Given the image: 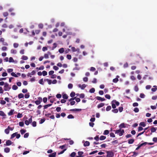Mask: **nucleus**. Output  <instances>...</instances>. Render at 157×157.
Instances as JSON below:
<instances>
[{"label": "nucleus", "instance_id": "obj_50", "mask_svg": "<svg viewBox=\"0 0 157 157\" xmlns=\"http://www.w3.org/2000/svg\"><path fill=\"white\" fill-rule=\"evenodd\" d=\"M9 62H10H10H14V60L12 57H10L9 58Z\"/></svg>", "mask_w": 157, "mask_h": 157}, {"label": "nucleus", "instance_id": "obj_56", "mask_svg": "<svg viewBox=\"0 0 157 157\" xmlns=\"http://www.w3.org/2000/svg\"><path fill=\"white\" fill-rule=\"evenodd\" d=\"M94 139L96 140L97 141H98L100 139V138H99L98 136H96L94 138Z\"/></svg>", "mask_w": 157, "mask_h": 157}, {"label": "nucleus", "instance_id": "obj_61", "mask_svg": "<svg viewBox=\"0 0 157 157\" xmlns=\"http://www.w3.org/2000/svg\"><path fill=\"white\" fill-rule=\"evenodd\" d=\"M30 95L29 93H28L27 94H25V97L26 98H29Z\"/></svg>", "mask_w": 157, "mask_h": 157}, {"label": "nucleus", "instance_id": "obj_59", "mask_svg": "<svg viewBox=\"0 0 157 157\" xmlns=\"http://www.w3.org/2000/svg\"><path fill=\"white\" fill-rule=\"evenodd\" d=\"M54 73L53 71H49L48 74L49 75H51Z\"/></svg>", "mask_w": 157, "mask_h": 157}, {"label": "nucleus", "instance_id": "obj_5", "mask_svg": "<svg viewBox=\"0 0 157 157\" xmlns=\"http://www.w3.org/2000/svg\"><path fill=\"white\" fill-rule=\"evenodd\" d=\"M5 40L3 38H1L0 39V41L2 43L3 45H4L8 46V43L5 42H4Z\"/></svg>", "mask_w": 157, "mask_h": 157}, {"label": "nucleus", "instance_id": "obj_54", "mask_svg": "<svg viewBox=\"0 0 157 157\" xmlns=\"http://www.w3.org/2000/svg\"><path fill=\"white\" fill-rule=\"evenodd\" d=\"M73 85L71 83L69 84L68 85V87L69 89H71L73 87Z\"/></svg>", "mask_w": 157, "mask_h": 157}, {"label": "nucleus", "instance_id": "obj_10", "mask_svg": "<svg viewBox=\"0 0 157 157\" xmlns=\"http://www.w3.org/2000/svg\"><path fill=\"white\" fill-rule=\"evenodd\" d=\"M78 86L81 88L83 90L86 87V85L85 84H82V85L81 84H79Z\"/></svg>", "mask_w": 157, "mask_h": 157}, {"label": "nucleus", "instance_id": "obj_19", "mask_svg": "<svg viewBox=\"0 0 157 157\" xmlns=\"http://www.w3.org/2000/svg\"><path fill=\"white\" fill-rule=\"evenodd\" d=\"M119 127L120 128V129H121V128H124L125 127V124L124 123H122L119 126Z\"/></svg>", "mask_w": 157, "mask_h": 157}, {"label": "nucleus", "instance_id": "obj_28", "mask_svg": "<svg viewBox=\"0 0 157 157\" xmlns=\"http://www.w3.org/2000/svg\"><path fill=\"white\" fill-rule=\"evenodd\" d=\"M39 83L42 85H44V82H43V78L40 79L39 81Z\"/></svg>", "mask_w": 157, "mask_h": 157}, {"label": "nucleus", "instance_id": "obj_3", "mask_svg": "<svg viewBox=\"0 0 157 157\" xmlns=\"http://www.w3.org/2000/svg\"><path fill=\"white\" fill-rule=\"evenodd\" d=\"M107 153V157H113L114 156V153L112 151H106Z\"/></svg>", "mask_w": 157, "mask_h": 157}, {"label": "nucleus", "instance_id": "obj_27", "mask_svg": "<svg viewBox=\"0 0 157 157\" xmlns=\"http://www.w3.org/2000/svg\"><path fill=\"white\" fill-rule=\"evenodd\" d=\"M64 52V49L63 48H60V49L59 50V52L60 53H63Z\"/></svg>", "mask_w": 157, "mask_h": 157}, {"label": "nucleus", "instance_id": "obj_9", "mask_svg": "<svg viewBox=\"0 0 157 157\" xmlns=\"http://www.w3.org/2000/svg\"><path fill=\"white\" fill-rule=\"evenodd\" d=\"M56 152H53L48 155V157H56Z\"/></svg>", "mask_w": 157, "mask_h": 157}, {"label": "nucleus", "instance_id": "obj_33", "mask_svg": "<svg viewBox=\"0 0 157 157\" xmlns=\"http://www.w3.org/2000/svg\"><path fill=\"white\" fill-rule=\"evenodd\" d=\"M113 109L112 110V112L114 113H118V110L117 109Z\"/></svg>", "mask_w": 157, "mask_h": 157}, {"label": "nucleus", "instance_id": "obj_26", "mask_svg": "<svg viewBox=\"0 0 157 157\" xmlns=\"http://www.w3.org/2000/svg\"><path fill=\"white\" fill-rule=\"evenodd\" d=\"M76 153L75 152H73L71 153L70 155V156L71 157H75L76 155Z\"/></svg>", "mask_w": 157, "mask_h": 157}, {"label": "nucleus", "instance_id": "obj_44", "mask_svg": "<svg viewBox=\"0 0 157 157\" xmlns=\"http://www.w3.org/2000/svg\"><path fill=\"white\" fill-rule=\"evenodd\" d=\"M22 117V114L20 113H18L17 115V117L18 118H21Z\"/></svg>", "mask_w": 157, "mask_h": 157}, {"label": "nucleus", "instance_id": "obj_55", "mask_svg": "<svg viewBox=\"0 0 157 157\" xmlns=\"http://www.w3.org/2000/svg\"><path fill=\"white\" fill-rule=\"evenodd\" d=\"M11 52L12 53L16 54V51L15 50L12 49L11 50Z\"/></svg>", "mask_w": 157, "mask_h": 157}, {"label": "nucleus", "instance_id": "obj_29", "mask_svg": "<svg viewBox=\"0 0 157 157\" xmlns=\"http://www.w3.org/2000/svg\"><path fill=\"white\" fill-rule=\"evenodd\" d=\"M112 106L113 109H115L116 108V104L113 102V100L112 101Z\"/></svg>", "mask_w": 157, "mask_h": 157}, {"label": "nucleus", "instance_id": "obj_63", "mask_svg": "<svg viewBox=\"0 0 157 157\" xmlns=\"http://www.w3.org/2000/svg\"><path fill=\"white\" fill-rule=\"evenodd\" d=\"M67 58L68 59H71V56L70 55H67Z\"/></svg>", "mask_w": 157, "mask_h": 157}, {"label": "nucleus", "instance_id": "obj_60", "mask_svg": "<svg viewBox=\"0 0 157 157\" xmlns=\"http://www.w3.org/2000/svg\"><path fill=\"white\" fill-rule=\"evenodd\" d=\"M143 128L141 126H139V127L138 128V132H140L141 131H142V130H143Z\"/></svg>", "mask_w": 157, "mask_h": 157}, {"label": "nucleus", "instance_id": "obj_24", "mask_svg": "<svg viewBox=\"0 0 157 157\" xmlns=\"http://www.w3.org/2000/svg\"><path fill=\"white\" fill-rule=\"evenodd\" d=\"M20 132L21 134L22 135L26 132V130L25 129H21L20 130Z\"/></svg>", "mask_w": 157, "mask_h": 157}, {"label": "nucleus", "instance_id": "obj_20", "mask_svg": "<svg viewBox=\"0 0 157 157\" xmlns=\"http://www.w3.org/2000/svg\"><path fill=\"white\" fill-rule=\"evenodd\" d=\"M153 87L155 88H152L151 89V90L152 91L154 92L156 91L157 90V86H153Z\"/></svg>", "mask_w": 157, "mask_h": 157}, {"label": "nucleus", "instance_id": "obj_42", "mask_svg": "<svg viewBox=\"0 0 157 157\" xmlns=\"http://www.w3.org/2000/svg\"><path fill=\"white\" fill-rule=\"evenodd\" d=\"M109 131L108 130H105L103 133V134L104 135H107L109 134Z\"/></svg>", "mask_w": 157, "mask_h": 157}, {"label": "nucleus", "instance_id": "obj_41", "mask_svg": "<svg viewBox=\"0 0 157 157\" xmlns=\"http://www.w3.org/2000/svg\"><path fill=\"white\" fill-rule=\"evenodd\" d=\"M111 109V106L110 105H109L107 106V107H106V111H109V110H110Z\"/></svg>", "mask_w": 157, "mask_h": 157}, {"label": "nucleus", "instance_id": "obj_36", "mask_svg": "<svg viewBox=\"0 0 157 157\" xmlns=\"http://www.w3.org/2000/svg\"><path fill=\"white\" fill-rule=\"evenodd\" d=\"M113 102H114L115 104L117 106H119L120 104L119 102L117 101L116 100H113Z\"/></svg>", "mask_w": 157, "mask_h": 157}, {"label": "nucleus", "instance_id": "obj_11", "mask_svg": "<svg viewBox=\"0 0 157 157\" xmlns=\"http://www.w3.org/2000/svg\"><path fill=\"white\" fill-rule=\"evenodd\" d=\"M0 116H3V117L4 118L6 117V115L3 111H0Z\"/></svg>", "mask_w": 157, "mask_h": 157}, {"label": "nucleus", "instance_id": "obj_38", "mask_svg": "<svg viewBox=\"0 0 157 157\" xmlns=\"http://www.w3.org/2000/svg\"><path fill=\"white\" fill-rule=\"evenodd\" d=\"M22 59L24 60H26L28 59V58L26 56H23L22 57Z\"/></svg>", "mask_w": 157, "mask_h": 157}, {"label": "nucleus", "instance_id": "obj_48", "mask_svg": "<svg viewBox=\"0 0 157 157\" xmlns=\"http://www.w3.org/2000/svg\"><path fill=\"white\" fill-rule=\"evenodd\" d=\"M98 152V151L95 150V151H93L91 152L90 153H89V155H91L97 153Z\"/></svg>", "mask_w": 157, "mask_h": 157}, {"label": "nucleus", "instance_id": "obj_46", "mask_svg": "<svg viewBox=\"0 0 157 157\" xmlns=\"http://www.w3.org/2000/svg\"><path fill=\"white\" fill-rule=\"evenodd\" d=\"M139 109L137 107L135 108L134 109V111L135 113H137V112H139Z\"/></svg>", "mask_w": 157, "mask_h": 157}, {"label": "nucleus", "instance_id": "obj_6", "mask_svg": "<svg viewBox=\"0 0 157 157\" xmlns=\"http://www.w3.org/2000/svg\"><path fill=\"white\" fill-rule=\"evenodd\" d=\"M84 153L83 151H79L78 152V155L76 156V157H83L84 156V155H83Z\"/></svg>", "mask_w": 157, "mask_h": 157}, {"label": "nucleus", "instance_id": "obj_35", "mask_svg": "<svg viewBox=\"0 0 157 157\" xmlns=\"http://www.w3.org/2000/svg\"><path fill=\"white\" fill-rule=\"evenodd\" d=\"M140 125L144 127L146 126V124L144 122H143L140 123Z\"/></svg>", "mask_w": 157, "mask_h": 157}, {"label": "nucleus", "instance_id": "obj_23", "mask_svg": "<svg viewBox=\"0 0 157 157\" xmlns=\"http://www.w3.org/2000/svg\"><path fill=\"white\" fill-rule=\"evenodd\" d=\"M36 73V71L33 70V71L31 72L30 73H29L28 74V76H29V75H33L35 74Z\"/></svg>", "mask_w": 157, "mask_h": 157}, {"label": "nucleus", "instance_id": "obj_52", "mask_svg": "<svg viewBox=\"0 0 157 157\" xmlns=\"http://www.w3.org/2000/svg\"><path fill=\"white\" fill-rule=\"evenodd\" d=\"M45 121V119L44 118L41 119L40 120V124H42Z\"/></svg>", "mask_w": 157, "mask_h": 157}, {"label": "nucleus", "instance_id": "obj_47", "mask_svg": "<svg viewBox=\"0 0 157 157\" xmlns=\"http://www.w3.org/2000/svg\"><path fill=\"white\" fill-rule=\"evenodd\" d=\"M42 73L43 75L44 76H45L47 75V72L45 71H43L42 72Z\"/></svg>", "mask_w": 157, "mask_h": 157}, {"label": "nucleus", "instance_id": "obj_43", "mask_svg": "<svg viewBox=\"0 0 157 157\" xmlns=\"http://www.w3.org/2000/svg\"><path fill=\"white\" fill-rule=\"evenodd\" d=\"M67 118L68 119H73L74 118V116L71 114H70L67 116Z\"/></svg>", "mask_w": 157, "mask_h": 157}, {"label": "nucleus", "instance_id": "obj_32", "mask_svg": "<svg viewBox=\"0 0 157 157\" xmlns=\"http://www.w3.org/2000/svg\"><path fill=\"white\" fill-rule=\"evenodd\" d=\"M18 87L16 85H13V86L12 88L13 90H16L18 89Z\"/></svg>", "mask_w": 157, "mask_h": 157}, {"label": "nucleus", "instance_id": "obj_39", "mask_svg": "<svg viewBox=\"0 0 157 157\" xmlns=\"http://www.w3.org/2000/svg\"><path fill=\"white\" fill-rule=\"evenodd\" d=\"M95 89L94 88H93L90 90L89 92L90 93H94L95 92Z\"/></svg>", "mask_w": 157, "mask_h": 157}, {"label": "nucleus", "instance_id": "obj_8", "mask_svg": "<svg viewBox=\"0 0 157 157\" xmlns=\"http://www.w3.org/2000/svg\"><path fill=\"white\" fill-rule=\"evenodd\" d=\"M13 143L10 140H8L6 142V144H4V145L10 146Z\"/></svg>", "mask_w": 157, "mask_h": 157}, {"label": "nucleus", "instance_id": "obj_58", "mask_svg": "<svg viewBox=\"0 0 157 157\" xmlns=\"http://www.w3.org/2000/svg\"><path fill=\"white\" fill-rule=\"evenodd\" d=\"M47 81L48 82V84L50 85L52 83V81L51 80L47 79Z\"/></svg>", "mask_w": 157, "mask_h": 157}, {"label": "nucleus", "instance_id": "obj_12", "mask_svg": "<svg viewBox=\"0 0 157 157\" xmlns=\"http://www.w3.org/2000/svg\"><path fill=\"white\" fill-rule=\"evenodd\" d=\"M104 105H105L104 103H101L100 104H99L97 105V108L98 109H99V108L103 106Z\"/></svg>", "mask_w": 157, "mask_h": 157}, {"label": "nucleus", "instance_id": "obj_14", "mask_svg": "<svg viewBox=\"0 0 157 157\" xmlns=\"http://www.w3.org/2000/svg\"><path fill=\"white\" fill-rule=\"evenodd\" d=\"M14 109H11L10 111L8 113V114L9 116H11L13 114Z\"/></svg>", "mask_w": 157, "mask_h": 157}, {"label": "nucleus", "instance_id": "obj_22", "mask_svg": "<svg viewBox=\"0 0 157 157\" xmlns=\"http://www.w3.org/2000/svg\"><path fill=\"white\" fill-rule=\"evenodd\" d=\"M52 105V104H48L44 105V109H47L48 107L51 106Z\"/></svg>", "mask_w": 157, "mask_h": 157}, {"label": "nucleus", "instance_id": "obj_21", "mask_svg": "<svg viewBox=\"0 0 157 157\" xmlns=\"http://www.w3.org/2000/svg\"><path fill=\"white\" fill-rule=\"evenodd\" d=\"M68 96L66 94H64L63 95V98L64 99H68Z\"/></svg>", "mask_w": 157, "mask_h": 157}, {"label": "nucleus", "instance_id": "obj_1", "mask_svg": "<svg viewBox=\"0 0 157 157\" xmlns=\"http://www.w3.org/2000/svg\"><path fill=\"white\" fill-rule=\"evenodd\" d=\"M15 136H16V138L18 139L21 136V135L20 134H18L17 132H16L13 133L11 135L10 139H12L14 138Z\"/></svg>", "mask_w": 157, "mask_h": 157}, {"label": "nucleus", "instance_id": "obj_62", "mask_svg": "<svg viewBox=\"0 0 157 157\" xmlns=\"http://www.w3.org/2000/svg\"><path fill=\"white\" fill-rule=\"evenodd\" d=\"M8 15V13L7 12H4L3 13V15L4 17H6Z\"/></svg>", "mask_w": 157, "mask_h": 157}, {"label": "nucleus", "instance_id": "obj_7", "mask_svg": "<svg viewBox=\"0 0 157 157\" xmlns=\"http://www.w3.org/2000/svg\"><path fill=\"white\" fill-rule=\"evenodd\" d=\"M95 98H96V99L100 101H103L105 100V99L104 98H102L99 96L96 97H95Z\"/></svg>", "mask_w": 157, "mask_h": 157}, {"label": "nucleus", "instance_id": "obj_31", "mask_svg": "<svg viewBox=\"0 0 157 157\" xmlns=\"http://www.w3.org/2000/svg\"><path fill=\"white\" fill-rule=\"evenodd\" d=\"M134 141V140L133 139H130L128 141V143L129 144H132Z\"/></svg>", "mask_w": 157, "mask_h": 157}, {"label": "nucleus", "instance_id": "obj_18", "mask_svg": "<svg viewBox=\"0 0 157 157\" xmlns=\"http://www.w3.org/2000/svg\"><path fill=\"white\" fill-rule=\"evenodd\" d=\"M24 95L22 93H20L18 95V98L19 99H21L23 98Z\"/></svg>", "mask_w": 157, "mask_h": 157}, {"label": "nucleus", "instance_id": "obj_25", "mask_svg": "<svg viewBox=\"0 0 157 157\" xmlns=\"http://www.w3.org/2000/svg\"><path fill=\"white\" fill-rule=\"evenodd\" d=\"M106 138L105 136H101L100 137V140H105Z\"/></svg>", "mask_w": 157, "mask_h": 157}, {"label": "nucleus", "instance_id": "obj_53", "mask_svg": "<svg viewBox=\"0 0 157 157\" xmlns=\"http://www.w3.org/2000/svg\"><path fill=\"white\" fill-rule=\"evenodd\" d=\"M11 75L12 76H14L15 77H18L17 75L14 72H12L11 74Z\"/></svg>", "mask_w": 157, "mask_h": 157}, {"label": "nucleus", "instance_id": "obj_51", "mask_svg": "<svg viewBox=\"0 0 157 157\" xmlns=\"http://www.w3.org/2000/svg\"><path fill=\"white\" fill-rule=\"evenodd\" d=\"M112 143L113 144H116L118 143V142L117 140H116L112 141Z\"/></svg>", "mask_w": 157, "mask_h": 157}, {"label": "nucleus", "instance_id": "obj_30", "mask_svg": "<svg viewBox=\"0 0 157 157\" xmlns=\"http://www.w3.org/2000/svg\"><path fill=\"white\" fill-rule=\"evenodd\" d=\"M5 132L7 134H9L10 132V130L9 129H8V128H7L5 130Z\"/></svg>", "mask_w": 157, "mask_h": 157}, {"label": "nucleus", "instance_id": "obj_57", "mask_svg": "<svg viewBox=\"0 0 157 157\" xmlns=\"http://www.w3.org/2000/svg\"><path fill=\"white\" fill-rule=\"evenodd\" d=\"M32 126L34 127H35L36 126V121H33L32 123Z\"/></svg>", "mask_w": 157, "mask_h": 157}, {"label": "nucleus", "instance_id": "obj_34", "mask_svg": "<svg viewBox=\"0 0 157 157\" xmlns=\"http://www.w3.org/2000/svg\"><path fill=\"white\" fill-rule=\"evenodd\" d=\"M19 125L21 127H23L24 125V123L23 121H21L19 123Z\"/></svg>", "mask_w": 157, "mask_h": 157}, {"label": "nucleus", "instance_id": "obj_2", "mask_svg": "<svg viewBox=\"0 0 157 157\" xmlns=\"http://www.w3.org/2000/svg\"><path fill=\"white\" fill-rule=\"evenodd\" d=\"M124 133V130H121V129L117 130L115 131V134H118L119 135L121 136H122Z\"/></svg>", "mask_w": 157, "mask_h": 157}, {"label": "nucleus", "instance_id": "obj_16", "mask_svg": "<svg viewBox=\"0 0 157 157\" xmlns=\"http://www.w3.org/2000/svg\"><path fill=\"white\" fill-rule=\"evenodd\" d=\"M157 129V128L153 127L151 129V133L155 132Z\"/></svg>", "mask_w": 157, "mask_h": 157}, {"label": "nucleus", "instance_id": "obj_64", "mask_svg": "<svg viewBox=\"0 0 157 157\" xmlns=\"http://www.w3.org/2000/svg\"><path fill=\"white\" fill-rule=\"evenodd\" d=\"M61 109V108L60 107H58L56 108V111L57 112H59L60 111Z\"/></svg>", "mask_w": 157, "mask_h": 157}, {"label": "nucleus", "instance_id": "obj_15", "mask_svg": "<svg viewBox=\"0 0 157 157\" xmlns=\"http://www.w3.org/2000/svg\"><path fill=\"white\" fill-rule=\"evenodd\" d=\"M82 110L81 109H70V110L71 111H79Z\"/></svg>", "mask_w": 157, "mask_h": 157}, {"label": "nucleus", "instance_id": "obj_49", "mask_svg": "<svg viewBox=\"0 0 157 157\" xmlns=\"http://www.w3.org/2000/svg\"><path fill=\"white\" fill-rule=\"evenodd\" d=\"M29 135V133H26L25 134L24 136V137L25 138H28Z\"/></svg>", "mask_w": 157, "mask_h": 157}, {"label": "nucleus", "instance_id": "obj_17", "mask_svg": "<svg viewBox=\"0 0 157 157\" xmlns=\"http://www.w3.org/2000/svg\"><path fill=\"white\" fill-rule=\"evenodd\" d=\"M90 143L89 141H86L84 144V146L85 147L88 146H89Z\"/></svg>", "mask_w": 157, "mask_h": 157}, {"label": "nucleus", "instance_id": "obj_4", "mask_svg": "<svg viewBox=\"0 0 157 157\" xmlns=\"http://www.w3.org/2000/svg\"><path fill=\"white\" fill-rule=\"evenodd\" d=\"M11 89V87L9 85V84L6 82L4 86V90L5 91L9 90Z\"/></svg>", "mask_w": 157, "mask_h": 157}, {"label": "nucleus", "instance_id": "obj_37", "mask_svg": "<svg viewBox=\"0 0 157 157\" xmlns=\"http://www.w3.org/2000/svg\"><path fill=\"white\" fill-rule=\"evenodd\" d=\"M105 97L106 98H107L108 99H110L111 98V97L109 94H106L105 95Z\"/></svg>", "mask_w": 157, "mask_h": 157}, {"label": "nucleus", "instance_id": "obj_45", "mask_svg": "<svg viewBox=\"0 0 157 157\" xmlns=\"http://www.w3.org/2000/svg\"><path fill=\"white\" fill-rule=\"evenodd\" d=\"M75 95V93L74 92H71L70 94V96L72 98H73V97H74Z\"/></svg>", "mask_w": 157, "mask_h": 157}, {"label": "nucleus", "instance_id": "obj_13", "mask_svg": "<svg viewBox=\"0 0 157 157\" xmlns=\"http://www.w3.org/2000/svg\"><path fill=\"white\" fill-rule=\"evenodd\" d=\"M10 151V149L9 147H6L4 149V151L6 153H9Z\"/></svg>", "mask_w": 157, "mask_h": 157}, {"label": "nucleus", "instance_id": "obj_40", "mask_svg": "<svg viewBox=\"0 0 157 157\" xmlns=\"http://www.w3.org/2000/svg\"><path fill=\"white\" fill-rule=\"evenodd\" d=\"M119 80L117 78H115L113 79V81L114 83H117L118 81Z\"/></svg>", "mask_w": 157, "mask_h": 157}]
</instances>
